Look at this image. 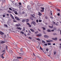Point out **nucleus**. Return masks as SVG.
<instances>
[{
	"label": "nucleus",
	"instance_id": "1",
	"mask_svg": "<svg viewBox=\"0 0 61 61\" xmlns=\"http://www.w3.org/2000/svg\"><path fill=\"white\" fill-rule=\"evenodd\" d=\"M31 7L29 6V5H28L27 6V8L28 9V10L30 12L31 11V8H30Z\"/></svg>",
	"mask_w": 61,
	"mask_h": 61
},
{
	"label": "nucleus",
	"instance_id": "2",
	"mask_svg": "<svg viewBox=\"0 0 61 61\" xmlns=\"http://www.w3.org/2000/svg\"><path fill=\"white\" fill-rule=\"evenodd\" d=\"M47 41V42L49 43H50L52 42L53 41H52L50 40H49L48 41Z\"/></svg>",
	"mask_w": 61,
	"mask_h": 61
},
{
	"label": "nucleus",
	"instance_id": "3",
	"mask_svg": "<svg viewBox=\"0 0 61 61\" xmlns=\"http://www.w3.org/2000/svg\"><path fill=\"white\" fill-rule=\"evenodd\" d=\"M42 36V34H38L36 35V36L37 37H40Z\"/></svg>",
	"mask_w": 61,
	"mask_h": 61
},
{
	"label": "nucleus",
	"instance_id": "4",
	"mask_svg": "<svg viewBox=\"0 0 61 61\" xmlns=\"http://www.w3.org/2000/svg\"><path fill=\"white\" fill-rule=\"evenodd\" d=\"M3 55H4V53H2V54H1V58H2V59H3L4 58V57H3Z\"/></svg>",
	"mask_w": 61,
	"mask_h": 61
},
{
	"label": "nucleus",
	"instance_id": "5",
	"mask_svg": "<svg viewBox=\"0 0 61 61\" xmlns=\"http://www.w3.org/2000/svg\"><path fill=\"white\" fill-rule=\"evenodd\" d=\"M15 19H16L17 20H18V21H19L20 20V19H19L18 18L16 17H15Z\"/></svg>",
	"mask_w": 61,
	"mask_h": 61
},
{
	"label": "nucleus",
	"instance_id": "6",
	"mask_svg": "<svg viewBox=\"0 0 61 61\" xmlns=\"http://www.w3.org/2000/svg\"><path fill=\"white\" fill-rule=\"evenodd\" d=\"M44 37L45 38H49V36H48L47 35H44Z\"/></svg>",
	"mask_w": 61,
	"mask_h": 61
},
{
	"label": "nucleus",
	"instance_id": "7",
	"mask_svg": "<svg viewBox=\"0 0 61 61\" xmlns=\"http://www.w3.org/2000/svg\"><path fill=\"white\" fill-rule=\"evenodd\" d=\"M21 22H22V23H25V19L23 20H22Z\"/></svg>",
	"mask_w": 61,
	"mask_h": 61
},
{
	"label": "nucleus",
	"instance_id": "8",
	"mask_svg": "<svg viewBox=\"0 0 61 61\" xmlns=\"http://www.w3.org/2000/svg\"><path fill=\"white\" fill-rule=\"evenodd\" d=\"M30 30H31V31L32 32H35V31L34 30H33V29H30Z\"/></svg>",
	"mask_w": 61,
	"mask_h": 61
},
{
	"label": "nucleus",
	"instance_id": "9",
	"mask_svg": "<svg viewBox=\"0 0 61 61\" xmlns=\"http://www.w3.org/2000/svg\"><path fill=\"white\" fill-rule=\"evenodd\" d=\"M27 25H29V27H31V25H30L29 23H27Z\"/></svg>",
	"mask_w": 61,
	"mask_h": 61
},
{
	"label": "nucleus",
	"instance_id": "10",
	"mask_svg": "<svg viewBox=\"0 0 61 61\" xmlns=\"http://www.w3.org/2000/svg\"><path fill=\"white\" fill-rule=\"evenodd\" d=\"M38 15H39L40 16L41 15H42V13H40V12H39L38 13Z\"/></svg>",
	"mask_w": 61,
	"mask_h": 61
},
{
	"label": "nucleus",
	"instance_id": "11",
	"mask_svg": "<svg viewBox=\"0 0 61 61\" xmlns=\"http://www.w3.org/2000/svg\"><path fill=\"white\" fill-rule=\"evenodd\" d=\"M7 12L9 13H12V12H11V11L9 10H8Z\"/></svg>",
	"mask_w": 61,
	"mask_h": 61
},
{
	"label": "nucleus",
	"instance_id": "12",
	"mask_svg": "<svg viewBox=\"0 0 61 61\" xmlns=\"http://www.w3.org/2000/svg\"><path fill=\"white\" fill-rule=\"evenodd\" d=\"M10 15L11 17L12 18V19H14V17L13 16V15H12V14H10Z\"/></svg>",
	"mask_w": 61,
	"mask_h": 61
},
{
	"label": "nucleus",
	"instance_id": "13",
	"mask_svg": "<svg viewBox=\"0 0 61 61\" xmlns=\"http://www.w3.org/2000/svg\"><path fill=\"white\" fill-rule=\"evenodd\" d=\"M25 20L26 21V23H27L29 21V20L28 19H26Z\"/></svg>",
	"mask_w": 61,
	"mask_h": 61
},
{
	"label": "nucleus",
	"instance_id": "14",
	"mask_svg": "<svg viewBox=\"0 0 61 61\" xmlns=\"http://www.w3.org/2000/svg\"><path fill=\"white\" fill-rule=\"evenodd\" d=\"M0 34L2 35H3V33L2 32L0 31Z\"/></svg>",
	"mask_w": 61,
	"mask_h": 61
},
{
	"label": "nucleus",
	"instance_id": "15",
	"mask_svg": "<svg viewBox=\"0 0 61 61\" xmlns=\"http://www.w3.org/2000/svg\"><path fill=\"white\" fill-rule=\"evenodd\" d=\"M49 28L51 29L52 28H53V26L52 25V26H49Z\"/></svg>",
	"mask_w": 61,
	"mask_h": 61
},
{
	"label": "nucleus",
	"instance_id": "16",
	"mask_svg": "<svg viewBox=\"0 0 61 61\" xmlns=\"http://www.w3.org/2000/svg\"><path fill=\"white\" fill-rule=\"evenodd\" d=\"M5 43V42L4 41H2L1 42V44H2L3 43Z\"/></svg>",
	"mask_w": 61,
	"mask_h": 61
},
{
	"label": "nucleus",
	"instance_id": "17",
	"mask_svg": "<svg viewBox=\"0 0 61 61\" xmlns=\"http://www.w3.org/2000/svg\"><path fill=\"white\" fill-rule=\"evenodd\" d=\"M13 51L11 50H10V53H12V52Z\"/></svg>",
	"mask_w": 61,
	"mask_h": 61
},
{
	"label": "nucleus",
	"instance_id": "18",
	"mask_svg": "<svg viewBox=\"0 0 61 61\" xmlns=\"http://www.w3.org/2000/svg\"><path fill=\"white\" fill-rule=\"evenodd\" d=\"M47 31H48V32H51V30H50L49 29H48V30H47Z\"/></svg>",
	"mask_w": 61,
	"mask_h": 61
},
{
	"label": "nucleus",
	"instance_id": "19",
	"mask_svg": "<svg viewBox=\"0 0 61 61\" xmlns=\"http://www.w3.org/2000/svg\"><path fill=\"white\" fill-rule=\"evenodd\" d=\"M17 58L19 59H21V57H17Z\"/></svg>",
	"mask_w": 61,
	"mask_h": 61
},
{
	"label": "nucleus",
	"instance_id": "20",
	"mask_svg": "<svg viewBox=\"0 0 61 61\" xmlns=\"http://www.w3.org/2000/svg\"><path fill=\"white\" fill-rule=\"evenodd\" d=\"M17 28L18 29H19V30H21V28H20V27H17Z\"/></svg>",
	"mask_w": 61,
	"mask_h": 61
},
{
	"label": "nucleus",
	"instance_id": "21",
	"mask_svg": "<svg viewBox=\"0 0 61 61\" xmlns=\"http://www.w3.org/2000/svg\"><path fill=\"white\" fill-rule=\"evenodd\" d=\"M36 40L37 41H41V40L39 39L38 38H37L36 39Z\"/></svg>",
	"mask_w": 61,
	"mask_h": 61
},
{
	"label": "nucleus",
	"instance_id": "22",
	"mask_svg": "<svg viewBox=\"0 0 61 61\" xmlns=\"http://www.w3.org/2000/svg\"><path fill=\"white\" fill-rule=\"evenodd\" d=\"M30 19H31L32 20H33V17H30Z\"/></svg>",
	"mask_w": 61,
	"mask_h": 61
},
{
	"label": "nucleus",
	"instance_id": "23",
	"mask_svg": "<svg viewBox=\"0 0 61 61\" xmlns=\"http://www.w3.org/2000/svg\"><path fill=\"white\" fill-rule=\"evenodd\" d=\"M20 51H21V52H23V48H21V49H20Z\"/></svg>",
	"mask_w": 61,
	"mask_h": 61
},
{
	"label": "nucleus",
	"instance_id": "24",
	"mask_svg": "<svg viewBox=\"0 0 61 61\" xmlns=\"http://www.w3.org/2000/svg\"><path fill=\"white\" fill-rule=\"evenodd\" d=\"M38 31H37V32H35L34 33V34H37V33H38Z\"/></svg>",
	"mask_w": 61,
	"mask_h": 61
},
{
	"label": "nucleus",
	"instance_id": "25",
	"mask_svg": "<svg viewBox=\"0 0 61 61\" xmlns=\"http://www.w3.org/2000/svg\"><path fill=\"white\" fill-rule=\"evenodd\" d=\"M45 18L46 19H48V18L47 16H46L45 17Z\"/></svg>",
	"mask_w": 61,
	"mask_h": 61
},
{
	"label": "nucleus",
	"instance_id": "26",
	"mask_svg": "<svg viewBox=\"0 0 61 61\" xmlns=\"http://www.w3.org/2000/svg\"><path fill=\"white\" fill-rule=\"evenodd\" d=\"M17 12H16V11H15L14 12L15 13V15H18V13H17Z\"/></svg>",
	"mask_w": 61,
	"mask_h": 61
},
{
	"label": "nucleus",
	"instance_id": "27",
	"mask_svg": "<svg viewBox=\"0 0 61 61\" xmlns=\"http://www.w3.org/2000/svg\"><path fill=\"white\" fill-rule=\"evenodd\" d=\"M8 48V46H6V50H7V48Z\"/></svg>",
	"mask_w": 61,
	"mask_h": 61
},
{
	"label": "nucleus",
	"instance_id": "28",
	"mask_svg": "<svg viewBox=\"0 0 61 61\" xmlns=\"http://www.w3.org/2000/svg\"><path fill=\"white\" fill-rule=\"evenodd\" d=\"M42 28L43 29V30H46V28L44 27H42Z\"/></svg>",
	"mask_w": 61,
	"mask_h": 61
},
{
	"label": "nucleus",
	"instance_id": "29",
	"mask_svg": "<svg viewBox=\"0 0 61 61\" xmlns=\"http://www.w3.org/2000/svg\"><path fill=\"white\" fill-rule=\"evenodd\" d=\"M51 39H52V40H55H55L57 41V40L55 39V38H52Z\"/></svg>",
	"mask_w": 61,
	"mask_h": 61
},
{
	"label": "nucleus",
	"instance_id": "30",
	"mask_svg": "<svg viewBox=\"0 0 61 61\" xmlns=\"http://www.w3.org/2000/svg\"><path fill=\"white\" fill-rule=\"evenodd\" d=\"M41 12H44V10H40Z\"/></svg>",
	"mask_w": 61,
	"mask_h": 61
},
{
	"label": "nucleus",
	"instance_id": "31",
	"mask_svg": "<svg viewBox=\"0 0 61 61\" xmlns=\"http://www.w3.org/2000/svg\"><path fill=\"white\" fill-rule=\"evenodd\" d=\"M40 49L41 50H43V49H42V47H41V46H40Z\"/></svg>",
	"mask_w": 61,
	"mask_h": 61
},
{
	"label": "nucleus",
	"instance_id": "32",
	"mask_svg": "<svg viewBox=\"0 0 61 61\" xmlns=\"http://www.w3.org/2000/svg\"><path fill=\"white\" fill-rule=\"evenodd\" d=\"M51 45V44L50 43H48V45Z\"/></svg>",
	"mask_w": 61,
	"mask_h": 61
},
{
	"label": "nucleus",
	"instance_id": "33",
	"mask_svg": "<svg viewBox=\"0 0 61 61\" xmlns=\"http://www.w3.org/2000/svg\"><path fill=\"white\" fill-rule=\"evenodd\" d=\"M5 50H4L2 51V53H4L5 52Z\"/></svg>",
	"mask_w": 61,
	"mask_h": 61
},
{
	"label": "nucleus",
	"instance_id": "34",
	"mask_svg": "<svg viewBox=\"0 0 61 61\" xmlns=\"http://www.w3.org/2000/svg\"><path fill=\"white\" fill-rule=\"evenodd\" d=\"M9 9L10 10H11V11H12V9H11L10 8H9Z\"/></svg>",
	"mask_w": 61,
	"mask_h": 61
},
{
	"label": "nucleus",
	"instance_id": "35",
	"mask_svg": "<svg viewBox=\"0 0 61 61\" xmlns=\"http://www.w3.org/2000/svg\"><path fill=\"white\" fill-rule=\"evenodd\" d=\"M41 9H42V10H44V8L43 7H41Z\"/></svg>",
	"mask_w": 61,
	"mask_h": 61
},
{
	"label": "nucleus",
	"instance_id": "36",
	"mask_svg": "<svg viewBox=\"0 0 61 61\" xmlns=\"http://www.w3.org/2000/svg\"><path fill=\"white\" fill-rule=\"evenodd\" d=\"M4 26H6V27H8L7 25L5 24L4 25Z\"/></svg>",
	"mask_w": 61,
	"mask_h": 61
},
{
	"label": "nucleus",
	"instance_id": "37",
	"mask_svg": "<svg viewBox=\"0 0 61 61\" xmlns=\"http://www.w3.org/2000/svg\"><path fill=\"white\" fill-rule=\"evenodd\" d=\"M33 24V25H36V23H32L31 24Z\"/></svg>",
	"mask_w": 61,
	"mask_h": 61
},
{
	"label": "nucleus",
	"instance_id": "38",
	"mask_svg": "<svg viewBox=\"0 0 61 61\" xmlns=\"http://www.w3.org/2000/svg\"><path fill=\"white\" fill-rule=\"evenodd\" d=\"M57 35L56 34V33H54L53 34V35Z\"/></svg>",
	"mask_w": 61,
	"mask_h": 61
},
{
	"label": "nucleus",
	"instance_id": "39",
	"mask_svg": "<svg viewBox=\"0 0 61 61\" xmlns=\"http://www.w3.org/2000/svg\"><path fill=\"white\" fill-rule=\"evenodd\" d=\"M42 43H45V41H42Z\"/></svg>",
	"mask_w": 61,
	"mask_h": 61
},
{
	"label": "nucleus",
	"instance_id": "40",
	"mask_svg": "<svg viewBox=\"0 0 61 61\" xmlns=\"http://www.w3.org/2000/svg\"><path fill=\"white\" fill-rule=\"evenodd\" d=\"M15 25L16 26H17V27H18L19 26V25H18V24H16Z\"/></svg>",
	"mask_w": 61,
	"mask_h": 61
},
{
	"label": "nucleus",
	"instance_id": "41",
	"mask_svg": "<svg viewBox=\"0 0 61 61\" xmlns=\"http://www.w3.org/2000/svg\"><path fill=\"white\" fill-rule=\"evenodd\" d=\"M57 15H58V16H59V15H60V13H58V14Z\"/></svg>",
	"mask_w": 61,
	"mask_h": 61
},
{
	"label": "nucleus",
	"instance_id": "42",
	"mask_svg": "<svg viewBox=\"0 0 61 61\" xmlns=\"http://www.w3.org/2000/svg\"><path fill=\"white\" fill-rule=\"evenodd\" d=\"M21 34H24V33L23 31H21Z\"/></svg>",
	"mask_w": 61,
	"mask_h": 61
},
{
	"label": "nucleus",
	"instance_id": "43",
	"mask_svg": "<svg viewBox=\"0 0 61 61\" xmlns=\"http://www.w3.org/2000/svg\"><path fill=\"white\" fill-rule=\"evenodd\" d=\"M19 5H22V3H21V2H20L19 3Z\"/></svg>",
	"mask_w": 61,
	"mask_h": 61
},
{
	"label": "nucleus",
	"instance_id": "44",
	"mask_svg": "<svg viewBox=\"0 0 61 61\" xmlns=\"http://www.w3.org/2000/svg\"><path fill=\"white\" fill-rule=\"evenodd\" d=\"M12 10L13 11H15V9L14 8H13L12 9Z\"/></svg>",
	"mask_w": 61,
	"mask_h": 61
},
{
	"label": "nucleus",
	"instance_id": "45",
	"mask_svg": "<svg viewBox=\"0 0 61 61\" xmlns=\"http://www.w3.org/2000/svg\"><path fill=\"white\" fill-rule=\"evenodd\" d=\"M22 14L23 15H24V14H25V12H24V11L23 12H22Z\"/></svg>",
	"mask_w": 61,
	"mask_h": 61
},
{
	"label": "nucleus",
	"instance_id": "46",
	"mask_svg": "<svg viewBox=\"0 0 61 61\" xmlns=\"http://www.w3.org/2000/svg\"><path fill=\"white\" fill-rule=\"evenodd\" d=\"M50 18L51 19H53V18L52 17H50Z\"/></svg>",
	"mask_w": 61,
	"mask_h": 61
},
{
	"label": "nucleus",
	"instance_id": "47",
	"mask_svg": "<svg viewBox=\"0 0 61 61\" xmlns=\"http://www.w3.org/2000/svg\"><path fill=\"white\" fill-rule=\"evenodd\" d=\"M29 38L30 39H32V38H31V37H29Z\"/></svg>",
	"mask_w": 61,
	"mask_h": 61
},
{
	"label": "nucleus",
	"instance_id": "48",
	"mask_svg": "<svg viewBox=\"0 0 61 61\" xmlns=\"http://www.w3.org/2000/svg\"><path fill=\"white\" fill-rule=\"evenodd\" d=\"M57 26V24L56 23H54Z\"/></svg>",
	"mask_w": 61,
	"mask_h": 61
},
{
	"label": "nucleus",
	"instance_id": "49",
	"mask_svg": "<svg viewBox=\"0 0 61 61\" xmlns=\"http://www.w3.org/2000/svg\"><path fill=\"white\" fill-rule=\"evenodd\" d=\"M36 22H37V23H38V20H36Z\"/></svg>",
	"mask_w": 61,
	"mask_h": 61
},
{
	"label": "nucleus",
	"instance_id": "50",
	"mask_svg": "<svg viewBox=\"0 0 61 61\" xmlns=\"http://www.w3.org/2000/svg\"><path fill=\"white\" fill-rule=\"evenodd\" d=\"M44 46H47V44H44Z\"/></svg>",
	"mask_w": 61,
	"mask_h": 61
},
{
	"label": "nucleus",
	"instance_id": "51",
	"mask_svg": "<svg viewBox=\"0 0 61 61\" xmlns=\"http://www.w3.org/2000/svg\"><path fill=\"white\" fill-rule=\"evenodd\" d=\"M3 17H5V15H3Z\"/></svg>",
	"mask_w": 61,
	"mask_h": 61
},
{
	"label": "nucleus",
	"instance_id": "52",
	"mask_svg": "<svg viewBox=\"0 0 61 61\" xmlns=\"http://www.w3.org/2000/svg\"><path fill=\"white\" fill-rule=\"evenodd\" d=\"M13 22H16V21L15 20H13Z\"/></svg>",
	"mask_w": 61,
	"mask_h": 61
},
{
	"label": "nucleus",
	"instance_id": "53",
	"mask_svg": "<svg viewBox=\"0 0 61 61\" xmlns=\"http://www.w3.org/2000/svg\"><path fill=\"white\" fill-rule=\"evenodd\" d=\"M31 23H35L34 21H32L31 22Z\"/></svg>",
	"mask_w": 61,
	"mask_h": 61
},
{
	"label": "nucleus",
	"instance_id": "54",
	"mask_svg": "<svg viewBox=\"0 0 61 61\" xmlns=\"http://www.w3.org/2000/svg\"><path fill=\"white\" fill-rule=\"evenodd\" d=\"M15 6H16V5H17V3H16L15 4Z\"/></svg>",
	"mask_w": 61,
	"mask_h": 61
},
{
	"label": "nucleus",
	"instance_id": "55",
	"mask_svg": "<svg viewBox=\"0 0 61 61\" xmlns=\"http://www.w3.org/2000/svg\"><path fill=\"white\" fill-rule=\"evenodd\" d=\"M29 33H31V31H30V30H29Z\"/></svg>",
	"mask_w": 61,
	"mask_h": 61
},
{
	"label": "nucleus",
	"instance_id": "56",
	"mask_svg": "<svg viewBox=\"0 0 61 61\" xmlns=\"http://www.w3.org/2000/svg\"><path fill=\"white\" fill-rule=\"evenodd\" d=\"M23 30L24 31L25 30V28H24V27L23 28Z\"/></svg>",
	"mask_w": 61,
	"mask_h": 61
},
{
	"label": "nucleus",
	"instance_id": "57",
	"mask_svg": "<svg viewBox=\"0 0 61 61\" xmlns=\"http://www.w3.org/2000/svg\"><path fill=\"white\" fill-rule=\"evenodd\" d=\"M39 22H41V21H42L40 20H39Z\"/></svg>",
	"mask_w": 61,
	"mask_h": 61
},
{
	"label": "nucleus",
	"instance_id": "58",
	"mask_svg": "<svg viewBox=\"0 0 61 61\" xmlns=\"http://www.w3.org/2000/svg\"><path fill=\"white\" fill-rule=\"evenodd\" d=\"M33 55L34 56H35V54L34 53H33Z\"/></svg>",
	"mask_w": 61,
	"mask_h": 61
},
{
	"label": "nucleus",
	"instance_id": "59",
	"mask_svg": "<svg viewBox=\"0 0 61 61\" xmlns=\"http://www.w3.org/2000/svg\"><path fill=\"white\" fill-rule=\"evenodd\" d=\"M46 51H48V49H46Z\"/></svg>",
	"mask_w": 61,
	"mask_h": 61
},
{
	"label": "nucleus",
	"instance_id": "60",
	"mask_svg": "<svg viewBox=\"0 0 61 61\" xmlns=\"http://www.w3.org/2000/svg\"><path fill=\"white\" fill-rule=\"evenodd\" d=\"M54 30H51V31H52V32H53V31H54Z\"/></svg>",
	"mask_w": 61,
	"mask_h": 61
},
{
	"label": "nucleus",
	"instance_id": "61",
	"mask_svg": "<svg viewBox=\"0 0 61 61\" xmlns=\"http://www.w3.org/2000/svg\"><path fill=\"white\" fill-rule=\"evenodd\" d=\"M54 55H55L56 54V52H54Z\"/></svg>",
	"mask_w": 61,
	"mask_h": 61
},
{
	"label": "nucleus",
	"instance_id": "62",
	"mask_svg": "<svg viewBox=\"0 0 61 61\" xmlns=\"http://www.w3.org/2000/svg\"><path fill=\"white\" fill-rule=\"evenodd\" d=\"M57 10L59 12L60 11V10H58V9Z\"/></svg>",
	"mask_w": 61,
	"mask_h": 61
},
{
	"label": "nucleus",
	"instance_id": "63",
	"mask_svg": "<svg viewBox=\"0 0 61 61\" xmlns=\"http://www.w3.org/2000/svg\"><path fill=\"white\" fill-rule=\"evenodd\" d=\"M31 15V16H32V17H33V16H34V15Z\"/></svg>",
	"mask_w": 61,
	"mask_h": 61
},
{
	"label": "nucleus",
	"instance_id": "64",
	"mask_svg": "<svg viewBox=\"0 0 61 61\" xmlns=\"http://www.w3.org/2000/svg\"><path fill=\"white\" fill-rule=\"evenodd\" d=\"M53 45H55V43L53 44Z\"/></svg>",
	"mask_w": 61,
	"mask_h": 61
}]
</instances>
